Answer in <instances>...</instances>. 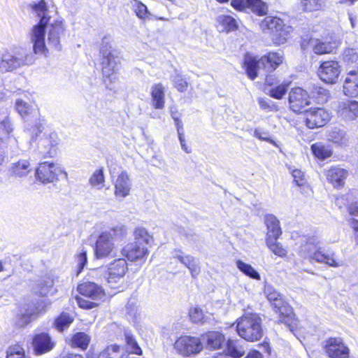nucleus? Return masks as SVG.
I'll use <instances>...</instances> for the list:
<instances>
[{
	"instance_id": "obj_16",
	"label": "nucleus",
	"mask_w": 358,
	"mask_h": 358,
	"mask_svg": "<svg viewBox=\"0 0 358 358\" xmlns=\"http://www.w3.org/2000/svg\"><path fill=\"white\" fill-rule=\"evenodd\" d=\"M330 120V113L323 108H311L306 112V124L310 129L324 126Z\"/></svg>"
},
{
	"instance_id": "obj_58",
	"label": "nucleus",
	"mask_w": 358,
	"mask_h": 358,
	"mask_svg": "<svg viewBox=\"0 0 358 358\" xmlns=\"http://www.w3.org/2000/svg\"><path fill=\"white\" fill-rule=\"evenodd\" d=\"M77 270L76 275H78L87 263V252L82 250L76 257Z\"/></svg>"
},
{
	"instance_id": "obj_22",
	"label": "nucleus",
	"mask_w": 358,
	"mask_h": 358,
	"mask_svg": "<svg viewBox=\"0 0 358 358\" xmlns=\"http://www.w3.org/2000/svg\"><path fill=\"white\" fill-rule=\"evenodd\" d=\"M78 292L92 300H99L105 296L103 288L93 282H83L78 286Z\"/></svg>"
},
{
	"instance_id": "obj_59",
	"label": "nucleus",
	"mask_w": 358,
	"mask_h": 358,
	"mask_svg": "<svg viewBox=\"0 0 358 358\" xmlns=\"http://www.w3.org/2000/svg\"><path fill=\"white\" fill-rule=\"evenodd\" d=\"M135 3L134 4V11L141 19H145L148 13L147 6L138 0H134Z\"/></svg>"
},
{
	"instance_id": "obj_45",
	"label": "nucleus",
	"mask_w": 358,
	"mask_h": 358,
	"mask_svg": "<svg viewBox=\"0 0 358 358\" xmlns=\"http://www.w3.org/2000/svg\"><path fill=\"white\" fill-rule=\"evenodd\" d=\"M30 170V163L26 159L20 160L12 166V173L17 177L25 176Z\"/></svg>"
},
{
	"instance_id": "obj_23",
	"label": "nucleus",
	"mask_w": 358,
	"mask_h": 358,
	"mask_svg": "<svg viewBox=\"0 0 358 358\" xmlns=\"http://www.w3.org/2000/svg\"><path fill=\"white\" fill-rule=\"evenodd\" d=\"M13 131V126L10 119L5 117L3 120L0 122V136L3 137V145L6 143L10 147L12 150L15 152L18 148L17 140L10 134Z\"/></svg>"
},
{
	"instance_id": "obj_5",
	"label": "nucleus",
	"mask_w": 358,
	"mask_h": 358,
	"mask_svg": "<svg viewBox=\"0 0 358 358\" xmlns=\"http://www.w3.org/2000/svg\"><path fill=\"white\" fill-rule=\"evenodd\" d=\"M43 124L41 122L31 127V145L33 146V143L36 144L37 152L42 157H53L57 154L59 139L57 133H43Z\"/></svg>"
},
{
	"instance_id": "obj_46",
	"label": "nucleus",
	"mask_w": 358,
	"mask_h": 358,
	"mask_svg": "<svg viewBox=\"0 0 358 358\" xmlns=\"http://www.w3.org/2000/svg\"><path fill=\"white\" fill-rule=\"evenodd\" d=\"M124 337L129 352L137 355H141L142 354V350L138 345L132 334L129 331L125 330Z\"/></svg>"
},
{
	"instance_id": "obj_21",
	"label": "nucleus",
	"mask_w": 358,
	"mask_h": 358,
	"mask_svg": "<svg viewBox=\"0 0 358 358\" xmlns=\"http://www.w3.org/2000/svg\"><path fill=\"white\" fill-rule=\"evenodd\" d=\"M343 93L350 97L358 96V67L348 70L343 83Z\"/></svg>"
},
{
	"instance_id": "obj_14",
	"label": "nucleus",
	"mask_w": 358,
	"mask_h": 358,
	"mask_svg": "<svg viewBox=\"0 0 358 358\" xmlns=\"http://www.w3.org/2000/svg\"><path fill=\"white\" fill-rule=\"evenodd\" d=\"M325 352L330 358H350V349L341 337H331L324 341Z\"/></svg>"
},
{
	"instance_id": "obj_4",
	"label": "nucleus",
	"mask_w": 358,
	"mask_h": 358,
	"mask_svg": "<svg viewBox=\"0 0 358 358\" xmlns=\"http://www.w3.org/2000/svg\"><path fill=\"white\" fill-rule=\"evenodd\" d=\"M264 294L273 310L279 315L280 322L285 323L290 331L294 332L297 326V320L292 308L284 299L282 295L268 283L264 285Z\"/></svg>"
},
{
	"instance_id": "obj_26",
	"label": "nucleus",
	"mask_w": 358,
	"mask_h": 358,
	"mask_svg": "<svg viewBox=\"0 0 358 358\" xmlns=\"http://www.w3.org/2000/svg\"><path fill=\"white\" fill-rule=\"evenodd\" d=\"M348 176L347 170L338 166L331 167L326 173L328 181L336 187L343 186Z\"/></svg>"
},
{
	"instance_id": "obj_18",
	"label": "nucleus",
	"mask_w": 358,
	"mask_h": 358,
	"mask_svg": "<svg viewBox=\"0 0 358 358\" xmlns=\"http://www.w3.org/2000/svg\"><path fill=\"white\" fill-rule=\"evenodd\" d=\"M32 347L35 355H41L50 352L55 346V342L48 333L41 332L34 336Z\"/></svg>"
},
{
	"instance_id": "obj_13",
	"label": "nucleus",
	"mask_w": 358,
	"mask_h": 358,
	"mask_svg": "<svg viewBox=\"0 0 358 358\" xmlns=\"http://www.w3.org/2000/svg\"><path fill=\"white\" fill-rule=\"evenodd\" d=\"M128 271L127 263L124 259L119 258L110 263L107 270L102 268L99 273L105 272L103 278L108 283H115L122 278Z\"/></svg>"
},
{
	"instance_id": "obj_57",
	"label": "nucleus",
	"mask_w": 358,
	"mask_h": 358,
	"mask_svg": "<svg viewBox=\"0 0 358 358\" xmlns=\"http://www.w3.org/2000/svg\"><path fill=\"white\" fill-rule=\"evenodd\" d=\"M6 358H25L24 350L20 345L11 346L7 351Z\"/></svg>"
},
{
	"instance_id": "obj_27",
	"label": "nucleus",
	"mask_w": 358,
	"mask_h": 358,
	"mask_svg": "<svg viewBox=\"0 0 358 358\" xmlns=\"http://www.w3.org/2000/svg\"><path fill=\"white\" fill-rule=\"evenodd\" d=\"M201 339L206 343V348L209 350L221 348L225 341L224 336L218 331H209L203 334Z\"/></svg>"
},
{
	"instance_id": "obj_62",
	"label": "nucleus",
	"mask_w": 358,
	"mask_h": 358,
	"mask_svg": "<svg viewBox=\"0 0 358 358\" xmlns=\"http://www.w3.org/2000/svg\"><path fill=\"white\" fill-rule=\"evenodd\" d=\"M78 306L83 309H92L97 306L98 303L96 302L90 301L87 299H83L82 297L77 296L76 298Z\"/></svg>"
},
{
	"instance_id": "obj_48",
	"label": "nucleus",
	"mask_w": 358,
	"mask_h": 358,
	"mask_svg": "<svg viewBox=\"0 0 358 358\" xmlns=\"http://www.w3.org/2000/svg\"><path fill=\"white\" fill-rule=\"evenodd\" d=\"M90 341V336L84 332H78L73 336L72 345L83 350L87 348Z\"/></svg>"
},
{
	"instance_id": "obj_43",
	"label": "nucleus",
	"mask_w": 358,
	"mask_h": 358,
	"mask_svg": "<svg viewBox=\"0 0 358 358\" xmlns=\"http://www.w3.org/2000/svg\"><path fill=\"white\" fill-rule=\"evenodd\" d=\"M73 317L70 313L62 312L55 320L54 326L59 331H62L67 329L73 322Z\"/></svg>"
},
{
	"instance_id": "obj_9",
	"label": "nucleus",
	"mask_w": 358,
	"mask_h": 358,
	"mask_svg": "<svg viewBox=\"0 0 358 358\" xmlns=\"http://www.w3.org/2000/svg\"><path fill=\"white\" fill-rule=\"evenodd\" d=\"M33 62L32 54L19 52L13 55L6 51L0 56V74L12 72L22 66L30 65Z\"/></svg>"
},
{
	"instance_id": "obj_29",
	"label": "nucleus",
	"mask_w": 358,
	"mask_h": 358,
	"mask_svg": "<svg viewBox=\"0 0 358 358\" xmlns=\"http://www.w3.org/2000/svg\"><path fill=\"white\" fill-rule=\"evenodd\" d=\"M308 44L317 55L331 53L337 47L336 41H322L317 38H310Z\"/></svg>"
},
{
	"instance_id": "obj_49",
	"label": "nucleus",
	"mask_w": 358,
	"mask_h": 358,
	"mask_svg": "<svg viewBox=\"0 0 358 358\" xmlns=\"http://www.w3.org/2000/svg\"><path fill=\"white\" fill-rule=\"evenodd\" d=\"M90 184L96 187L97 189H101L105 182V176L102 168L99 169L94 171L90 178Z\"/></svg>"
},
{
	"instance_id": "obj_50",
	"label": "nucleus",
	"mask_w": 358,
	"mask_h": 358,
	"mask_svg": "<svg viewBox=\"0 0 358 358\" xmlns=\"http://www.w3.org/2000/svg\"><path fill=\"white\" fill-rule=\"evenodd\" d=\"M278 238L266 239V243L268 248L276 255L285 257L287 255V250L282 245L277 242Z\"/></svg>"
},
{
	"instance_id": "obj_36",
	"label": "nucleus",
	"mask_w": 358,
	"mask_h": 358,
	"mask_svg": "<svg viewBox=\"0 0 358 358\" xmlns=\"http://www.w3.org/2000/svg\"><path fill=\"white\" fill-rule=\"evenodd\" d=\"M343 61L346 65V71L358 68V53L355 49L347 48L343 53Z\"/></svg>"
},
{
	"instance_id": "obj_55",
	"label": "nucleus",
	"mask_w": 358,
	"mask_h": 358,
	"mask_svg": "<svg viewBox=\"0 0 358 358\" xmlns=\"http://www.w3.org/2000/svg\"><path fill=\"white\" fill-rule=\"evenodd\" d=\"M253 136L263 141L268 142L275 146H277V144L275 141H273L271 137L269 132L264 130L261 128H256L254 130Z\"/></svg>"
},
{
	"instance_id": "obj_28",
	"label": "nucleus",
	"mask_w": 358,
	"mask_h": 358,
	"mask_svg": "<svg viewBox=\"0 0 358 358\" xmlns=\"http://www.w3.org/2000/svg\"><path fill=\"white\" fill-rule=\"evenodd\" d=\"M264 222L267 228L266 239L278 238L282 234V230L277 217L272 214H268L265 216Z\"/></svg>"
},
{
	"instance_id": "obj_56",
	"label": "nucleus",
	"mask_w": 358,
	"mask_h": 358,
	"mask_svg": "<svg viewBox=\"0 0 358 358\" xmlns=\"http://www.w3.org/2000/svg\"><path fill=\"white\" fill-rule=\"evenodd\" d=\"M15 109L24 119L29 115L31 110L29 105L21 99L16 100Z\"/></svg>"
},
{
	"instance_id": "obj_34",
	"label": "nucleus",
	"mask_w": 358,
	"mask_h": 358,
	"mask_svg": "<svg viewBox=\"0 0 358 358\" xmlns=\"http://www.w3.org/2000/svg\"><path fill=\"white\" fill-rule=\"evenodd\" d=\"M54 285V280L49 275L44 276L37 281L34 290L36 294L45 296L51 292Z\"/></svg>"
},
{
	"instance_id": "obj_6",
	"label": "nucleus",
	"mask_w": 358,
	"mask_h": 358,
	"mask_svg": "<svg viewBox=\"0 0 358 358\" xmlns=\"http://www.w3.org/2000/svg\"><path fill=\"white\" fill-rule=\"evenodd\" d=\"M236 329L239 336L247 341H257L264 336L262 319L257 313H245L239 317Z\"/></svg>"
},
{
	"instance_id": "obj_42",
	"label": "nucleus",
	"mask_w": 358,
	"mask_h": 358,
	"mask_svg": "<svg viewBox=\"0 0 358 358\" xmlns=\"http://www.w3.org/2000/svg\"><path fill=\"white\" fill-rule=\"evenodd\" d=\"M328 139L329 141L341 145L345 144L348 141V138L345 131L336 127L332 128L329 131Z\"/></svg>"
},
{
	"instance_id": "obj_54",
	"label": "nucleus",
	"mask_w": 358,
	"mask_h": 358,
	"mask_svg": "<svg viewBox=\"0 0 358 358\" xmlns=\"http://www.w3.org/2000/svg\"><path fill=\"white\" fill-rule=\"evenodd\" d=\"M324 3V0H302L301 4L304 10L311 12L320 10Z\"/></svg>"
},
{
	"instance_id": "obj_40",
	"label": "nucleus",
	"mask_w": 358,
	"mask_h": 358,
	"mask_svg": "<svg viewBox=\"0 0 358 358\" xmlns=\"http://www.w3.org/2000/svg\"><path fill=\"white\" fill-rule=\"evenodd\" d=\"M182 264L189 269L193 278H196L201 272L199 261L192 255H187Z\"/></svg>"
},
{
	"instance_id": "obj_10",
	"label": "nucleus",
	"mask_w": 358,
	"mask_h": 358,
	"mask_svg": "<svg viewBox=\"0 0 358 358\" xmlns=\"http://www.w3.org/2000/svg\"><path fill=\"white\" fill-rule=\"evenodd\" d=\"M173 346L179 355L186 357L199 354L203 348L201 338L187 335L180 336Z\"/></svg>"
},
{
	"instance_id": "obj_32",
	"label": "nucleus",
	"mask_w": 358,
	"mask_h": 358,
	"mask_svg": "<svg viewBox=\"0 0 358 358\" xmlns=\"http://www.w3.org/2000/svg\"><path fill=\"white\" fill-rule=\"evenodd\" d=\"M244 66L248 76L251 80H255L259 73H262V69L259 65V59L249 54L245 56Z\"/></svg>"
},
{
	"instance_id": "obj_24",
	"label": "nucleus",
	"mask_w": 358,
	"mask_h": 358,
	"mask_svg": "<svg viewBox=\"0 0 358 358\" xmlns=\"http://www.w3.org/2000/svg\"><path fill=\"white\" fill-rule=\"evenodd\" d=\"M131 182L128 173L122 171L115 182V194L117 197L124 198L130 193Z\"/></svg>"
},
{
	"instance_id": "obj_41",
	"label": "nucleus",
	"mask_w": 358,
	"mask_h": 358,
	"mask_svg": "<svg viewBox=\"0 0 358 358\" xmlns=\"http://www.w3.org/2000/svg\"><path fill=\"white\" fill-rule=\"evenodd\" d=\"M311 151L313 155L319 159L324 160L331 157L332 150L322 143H316L311 145Z\"/></svg>"
},
{
	"instance_id": "obj_12",
	"label": "nucleus",
	"mask_w": 358,
	"mask_h": 358,
	"mask_svg": "<svg viewBox=\"0 0 358 358\" xmlns=\"http://www.w3.org/2000/svg\"><path fill=\"white\" fill-rule=\"evenodd\" d=\"M289 108L296 113L306 110L310 103V96L308 92L301 87L292 88L288 97Z\"/></svg>"
},
{
	"instance_id": "obj_8",
	"label": "nucleus",
	"mask_w": 358,
	"mask_h": 358,
	"mask_svg": "<svg viewBox=\"0 0 358 358\" xmlns=\"http://www.w3.org/2000/svg\"><path fill=\"white\" fill-rule=\"evenodd\" d=\"M261 26L264 30H269L273 35V40L278 45L283 44L292 31V27L284 23L279 17L267 16L262 21Z\"/></svg>"
},
{
	"instance_id": "obj_30",
	"label": "nucleus",
	"mask_w": 358,
	"mask_h": 358,
	"mask_svg": "<svg viewBox=\"0 0 358 358\" xmlns=\"http://www.w3.org/2000/svg\"><path fill=\"white\" fill-rule=\"evenodd\" d=\"M338 113L345 120H352L358 117V101H350L340 104Z\"/></svg>"
},
{
	"instance_id": "obj_17",
	"label": "nucleus",
	"mask_w": 358,
	"mask_h": 358,
	"mask_svg": "<svg viewBox=\"0 0 358 358\" xmlns=\"http://www.w3.org/2000/svg\"><path fill=\"white\" fill-rule=\"evenodd\" d=\"M114 248V242L110 239V235L103 231L99 235L95 243V257L103 259L112 256Z\"/></svg>"
},
{
	"instance_id": "obj_53",
	"label": "nucleus",
	"mask_w": 358,
	"mask_h": 358,
	"mask_svg": "<svg viewBox=\"0 0 358 358\" xmlns=\"http://www.w3.org/2000/svg\"><path fill=\"white\" fill-rule=\"evenodd\" d=\"M190 320L194 323H206V318L202 310L198 307L192 308L189 313Z\"/></svg>"
},
{
	"instance_id": "obj_60",
	"label": "nucleus",
	"mask_w": 358,
	"mask_h": 358,
	"mask_svg": "<svg viewBox=\"0 0 358 358\" xmlns=\"http://www.w3.org/2000/svg\"><path fill=\"white\" fill-rule=\"evenodd\" d=\"M227 348L229 352V355L234 358H240L241 357L244 352L238 349L236 345L233 341L229 340L227 343Z\"/></svg>"
},
{
	"instance_id": "obj_38",
	"label": "nucleus",
	"mask_w": 358,
	"mask_h": 358,
	"mask_svg": "<svg viewBox=\"0 0 358 358\" xmlns=\"http://www.w3.org/2000/svg\"><path fill=\"white\" fill-rule=\"evenodd\" d=\"M310 96V99H313L317 103L324 104L327 102L330 94L327 89L315 85L313 86Z\"/></svg>"
},
{
	"instance_id": "obj_44",
	"label": "nucleus",
	"mask_w": 358,
	"mask_h": 358,
	"mask_svg": "<svg viewBox=\"0 0 358 358\" xmlns=\"http://www.w3.org/2000/svg\"><path fill=\"white\" fill-rule=\"evenodd\" d=\"M236 265L243 274L249 278L258 280L261 279L259 273L250 264L238 259L236 262Z\"/></svg>"
},
{
	"instance_id": "obj_33",
	"label": "nucleus",
	"mask_w": 358,
	"mask_h": 358,
	"mask_svg": "<svg viewBox=\"0 0 358 358\" xmlns=\"http://www.w3.org/2000/svg\"><path fill=\"white\" fill-rule=\"evenodd\" d=\"M220 31H233L238 29L236 19L229 15H220L217 17Z\"/></svg>"
},
{
	"instance_id": "obj_61",
	"label": "nucleus",
	"mask_w": 358,
	"mask_h": 358,
	"mask_svg": "<svg viewBox=\"0 0 358 358\" xmlns=\"http://www.w3.org/2000/svg\"><path fill=\"white\" fill-rule=\"evenodd\" d=\"M292 177L296 185L299 187H303L306 183L304 173L299 169H294L292 171Z\"/></svg>"
},
{
	"instance_id": "obj_37",
	"label": "nucleus",
	"mask_w": 358,
	"mask_h": 358,
	"mask_svg": "<svg viewBox=\"0 0 358 358\" xmlns=\"http://www.w3.org/2000/svg\"><path fill=\"white\" fill-rule=\"evenodd\" d=\"M290 82L283 81L270 89L266 88V94L275 99H281L287 93Z\"/></svg>"
},
{
	"instance_id": "obj_25",
	"label": "nucleus",
	"mask_w": 358,
	"mask_h": 358,
	"mask_svg": "<svg viewBox=\"0 0 358 358\" xmlns=\"http://www.w3.org/2000/svg\"><path fill=\"white\" fill-rule=\"evenodd\" d=\"M123 255L131 262H136L148 255V250L145 245L136 243L127 245L122 250Z\"/></svg>"
},
{
	"instance_id": "obj_39",
	"label": "nucleus",
	"mask_w": 358,
	"mask_h": 358,
	"mask_svg": "<svg viewBox=\"0 0 358 358\" xmlns=\"http://www.w3.org/2000/svg\"><path fill=\"white\" fill-rule=\"evenodd\" d=\"M135 242L141 245H150L153 242L152 236H150L147 230L143 227L136 228L134 232Z\"/></svg>"
},
{
	"instance_id": "obj_2",
	"label": "nucleus",
	"mask_w": 358,
	"mask_h": 358,
	"mask_svg": "<svg viewBox=\"0 0 358 358\" xmlns=\"http://www.w3.org/2000/svg\"><path fill=\"white\" fill-rule=\"evenodd\" d=\"M295 250L301 258L310 263L325 264L329 266L337 268L342 266L343 262L335 258L332 250L325 251L320 246V238L317 236H302L296 243Z\"/></svg>"
},
{
	"instance_id": "obj_15",
	"label": "nucleus",
	"mask_w": 358,
	"mask_h": 358,
	"mask_svg": "<svg viewBox=\"0 0 358 358\" xmlns=\"http://www.w3.org/2000/svg\"><path fill=\"white\" fill-rule=\"evenodd\" d=\"M341 71V66L338 62L331 60L323 62L320 64L317 74L323 82L334 84L338 80Z\"/></svg>"
},
{
	"instance_id": "obj_47",
	"label": "nucleus",
	"mask_w": 358,
	"mask_h": 358,
	"mask_svg": "<svg viewBox=\"0 0 358 358\" xmlns=\"http://www.w3.org/2000/svg\"><path fill=\"white\" fill-rule=\"evenodd\" d=\"M110 235V239L115 241H119L126 237L127 234V228L123 224H118L108 231H103Z\"/></svg>"
},
{
	"instance_id": "obj_52",
	"label": "nucleus",
	"mask_w": 358,
	"mask_h": 358,
	"mask_svg": "<svg viewBox=\"0 0 358 358\" xmlns=\"http://www.w3.org/2000/svg\"><path fill=\"white\" fill-rule=\"evenodd\" d=\"M171 79L174 84L175 87L180 92L187 90V83L184 80L179 72L176 70L174 74L171 75Z\"/></svg>"
},
{
	"instance_id": "obj_51",
	"label": "nucleus",
	"mask_w": 358,
	"mask_h": 358,
	"mask_svg": "<svg viewBox=\"0 0 358 358\" xmlns=\"http://www.w3.org/2000/svg\"><path fill=\"white\" fill-rule=\"evenodd\" d=\"M257 101L261 109L266 112H277L279 110L276 103L269 99L260 97Z\"/></svg>"
},
{
	"instance_id": "obj_63",
	"label": "nucleus",
	"mask_w": 358,
	"mask_h": 358,
	"mask_svg": "<svg viewBox=\"0 0 358 358\" xmlns=\"http://www.w3.org/2000/svg\"><path fill=\"white\" fill-rule=\"evenodd\" d=\"M171 255L173 259H177L181 264H182L185 259V257L187 256V254H185L180 249H175L172 251Z\"/></svg>"
},
{
	"instance_id": "obj_31",
	"label": "nucleus",
	"mask_w": 358,
	"mask_h": 358,
	"mask_svg": "<svg viewBox=\"0 0 358 358\" xmlns=\"http://www.w3.org/2000/svg\"><path fill=\"white\" fill-rule=\"evenodd\" d=\"M150 93L152 106L155 109H163L165 103V89L162 84L153 85Z\"/></svg>"
},
{
	"instance_id": "obj_64",
	"label": "nucleus",
	"mask_w": 358,
	"mask_h": 358,
	"mask_svg": "<svg viewBox=\"0 0 358 358\" xmlns=\"http://www.w3.org/2000/svg\"><path fill=\"white\" fill-rule=\"evenodd\" d=\"M280 83L279 80L273 75H266L265 79V85L271 87Z\"/></svg>"
},
{
	"instance_id": "obj_1",
	"label": "nucleus",
	"mask_w": 358,
	"mask_h": 358,
	"mask_svg": "<svg viewBox=\"0 0 358 358\" xmlns=\"http://www.w3.org/2000/svg\"><path fill=\"white\" fill-rule=\"evenodd\" d=\"M31 6L39 18V22L33 27L31 33V41L33 43L34 53L46 55L48 52L45 45L46 29L48 46L56 51H61L62 49V41L66 35V27L63 19L59 18L50 22L52 11L49 10L45 0H40Z\"/></svg>"
},
{
	"instance_id": "obj_19",
	"label": "nucleus",
	"mask_w": 358,
	"mask_h": 358,
	"mask_svg": "<svg viewBox=\"0 0 358 358\" xmlns=\"http://www.w3.org/2000/svg\"><path fill=\"white\" fill-rule=\"evenodd\" d=\"M231 4L238 10L250 8L258 15H264L268 11L266 4L262 0H231Z\"/></svg>"
},
{
	"instance_id": "obj_35",
	"label": "nucleus",
	"mask_w": 358,
	"mask_h": 358,
	"mask_svg": "<svg viewBox=\"0 0 358 358\" xmlns=\"http://www.w3.org/2000/svg\"><path fill=\"white\" fill-rule=\"evenodd\" d=\"M128 353L123 348L114 344L108 346L99 355L98 358H127Z\"/></svg>"
},
{
	"instance_id": "obj_7",
	"label": "nucleus",
	"mask_w": 358,
	"mask_h": 358,
	"mask_svg": "<svg viewBox=\"0 0 358 358\" xmlns=\"http://www.w3.org/2000/svg\"><path fill=\"white\" fill-rule=\"evenodd\" d=\"M49 302L46 299H34L22 306L17 315L16 324L23 327L46 311Z\"/></svg>"
},
{
	"instance_id": "obj_11",
	"label": "nucleus",
	"mask_w": 358,
	"mask_h": 358,
	"mask_svg": "<svg viewBox=\"0 0 358 358\" xmlns=\"http://www.w3.org/2000/svg\"><path fill=\"white\" fill-rule=\"evenodd\" d=\"M59 176H63L65 179L68 177L67 173L59 164L42 162L36 170V179L44 184L58 180Z\"/></svg>"
},
{
	"instance_id": "obj_20",
	"label": "nucleus",
	"mask_w": 358,
	"mask_h": 358,
	"mask_svg": "<svg viewBox=\"0 0 358 358\" xmlns=\"http://www.w3.org/2000/svg\"><path fill=\"white\" fill-rule=\"evenodd\" d=\"M282 55L280 52H268L259 59V65L262 69L263 75L275 70L282 63Z\"/></svg>"
},
{
	"instance_id": "obj_3",
	"label": "nucleus",
	"mask_w": 358,
	"mask_h": 358,
	"mask_svg": "<svg viewBox=\"0 0 358 358\" xmlns=\"http://www.w3.org/2000/svg\"><path fill=\"white\" fill-rule=\"evenodd\" d=\"M111 40L105 36L102 39L100 47L101 64L103 82L106 87L112 90V84L117 80L116 73L119 71L121 63V57L117 52L112 48Z\"/></svg>"
}]
</instances>
